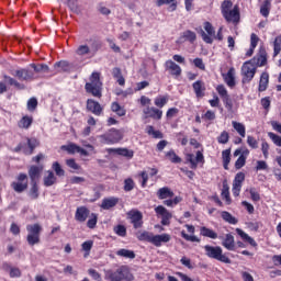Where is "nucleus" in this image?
I'll list each match as a JSON object with an SVG mask.
<instances>
[{
    "mask_svg": "<svg viewBox=\"0 0 281 281\" xmlns=\"http://www.w3.org/2000/svg\"><path fill=\"white\" fill-rule=\"evenodd\" d=\"M124 137L119 130H110L108 133L100 136L102 144H117Z\"/></svg>",
    "mask_w": 281,
    "mask_h": 281,
    "instance_id": "nucleus-7",
    "label": "nucleus"
},
{
    "mask_svg": "<svg viewBox=\"0 0 281 281\" xmlns=\"http://www.w3.org/2000/svg\"><path fill=\"white\" fill-rule=\"evenodd\" d=\"M156 5L158 8H161V5H169V12H175V10H177V3L175 0H156Z\"/></svg>",
    "mask_w": 281,
    "mask_h": 281,
    "instance_id": "nucleus-31",
    "label": "nucleus"
},
{
    "mask_svg": "<svg viewBox=\"0 0 281 281\" xmlns=\"http://www.w3.org/2000/svg\"><path fill=\"white\" fill-rule=\"evenodd\" d=\"M246 162H247V157H245L244 155H240L235 162L236 170H240V168H243V166H245Z\"/></svg>",
    "mask_w": 281,
    "mask_h": 281,
    "instance_id": "nucleus-55",
    "label": "nucleus"
},
{
    "mask_svg": "<svg viewBox=\"0 0 281 281\" xmlns=\"http://www.w3.org/2000/svg\"><path fill=\"white\" fill-rule=\"evenodd\" d=\"M113 113H116L120 117H124L126 115V110L124 108L120 106V103L113 102L111 106Z\"/></svg>",
    "mask_w": 281,
    "mask_h": 281,
    "instance_id": "nucleus-41",
    "label": "nucleus"
},
{
    "mask_svg": "<svg viewBox=\"0 0 281 281\" xmlns=\"http://www.w3.org/2000/svg\"><path fill=\"white\" fill-rule=\"evenodd\" d=\"M43 172V167L31 166L29 169V177L31 179V183H36L38 179H41V173Z\"/></svg>",
    "mask_w": 281,
    "mask_h": 281,
    "instance_id": "nucleus-19",
    "label": "nucleus"
},
{
    "mask_svg": "<svg viewBox=\"0 0 281 281\" xmlns=\"http://www.w3.org/2000/svg\"><path fill=\"white\" fill-rule=\"evenodd\" d=\"M236 233L238 234V236H240V238H243V240H245L246 243H249L251 247H258V244L256 243V240L250 236H248L247 233H245L243 229L236 228Z\"/></svg>",
    "mask_w": 281,
    "mask_h": 281,
    "instance_id": "nucleus-30",
    "label": "nucleus"
},
{
    "mask_svg": "<svg viewBox=\"0 0 281 281\" xmlns=\"http://www.w3.org/2000/svg\"><path fill=\"white\" fill-rule=\"evenodd\" d=\"M170 235L161 234V235H153L151 237V245L155 247H161V243H170Z\"/></svg>",
    "mask_w": 281,
    "mask_h": 281,
    "instance_id": "nucleus-22",
    "label": "nucleus"
},
{
    "mask_svg": "<svg viewBox=\"0 0 281 281\" xmlns=\"http://www.w3.org/2000/svg\"><path fill=\"white\" fill-rule=\"evenodd\" d=\"M30 196L33 200L38 199V187L36 186V182L32 183V188L30 190Z\"/></svg>",
    "mask_w": 281,
    "mask_h": 281,
    "instance_id": "nucleus-59",
    "label": "nucleus"
},
{
    "mask_svg": "<svg viewBox=\"0 0 281 281\" xmlns=\"http://www.w3.org/2000/svg\"><path fill=\"white\" fill-rule=\"evenodd\" d=\"M222 245L228 251H234L236 249V241L234 240V235L226 234L224 238H222Z\"/></svg>",
    "mask_w": 281,
    "mask_h": 281,
    "instance_id": "nucleus-20",
    "label": "nucleus"
},
{
    "mask_svg": "<svg viewBox=\"0 0 281 281\" xmlns=\"http://www.w3.org/2000/svg\"><path fill=\"white\" fill-rule=\"evenodd\" d=\"M193 91L196 98H203V95H205V83H203L201 80L195 81L193 83Z\"/></svg>",
    "mask_w": 281,
    "mask_h": 281,
    "instance_id": "nucleus-27",
    "label": "nucleus"
},
{
    "mask_svg": "<svg viewBox=\"0 0 281 281\" xmlns=\"http://www.w3.org/2000/svg\"><path fill=\"white\" fill-rule=\"evenodd\" d=\"M157 196H158V199L164 201L166 199H172V196H175V192H172V190H170V188L164 187L157 191Z\"/></svg>",
    "mask_w": 281,
    "mask_h": 281,
    "instance_id": "nucleus-25",
    "label": "nucleus"
},
{
    "mask_svg": "<svg viewBox=\"0 0 281 281\" xmlns=\"http://www.w3.org/2000/svg\"><path fill=\"white\" fill-rule=\"evenodd\" d=\"M204 30L205 31H201V36H202L204 43L212 44L213 41H214L212 38V36H216V32L214 31V26H212V23L205 22L204 23Z\"/></svg>",
    "mask_w": 281,
    "mask_h": 281,
    "instance_id": "nucleus-9",
    "label": "nucleus"
},
{
    "mask_svg": "<svg viewBox=\"0 0 281 281\" xmlns=\"http://www.w3.org/2000/svg\"><path fill=\"white\" fill-rule=\"evenodd\" d=\"M53 170L56 172L57 177H65V170L60 167V164L54 162Z\"/></svg>",
    "mask_w": 281,
    "mask_h": 281,
    "instance_id": "nucleus-56",
    "label": "nucleus"
},
{
    "mask_svg": "<svg viewBox=\"0 0 281 281\" xmlns=\"http://www.w3.org/2000/svg\"><path fill=\"white\" fill-rule=\"evenodd\" d=\"M91 48H89L87 45H80L77 50L76 54L78 56H87V54H90Z\"/></svg>",
    "mask_w": 281,
    "mask_h": 281,
    "instance_id": "nucleus-51",
    "label": "nucleus"
},
{
    "mask_svg": "<svg viewBox=\"0 0 281 281\" xmlns=\"http://www.w3.org/2000/svg\"><path fill=\"white\" fill-rule=\"evenodd\" d=\"M19 182H12L11 188H13L14 192H25L27 188V175L20 173L18 177Z\"/></svg>",
    "mask_w": 281,
    "mask_h": 281,
    "instance_id": "nucleus-10",
    "label": "nucleus"
},
{
    "mask_svg": "<svg viewBox=\"0 0 281 281\" xmlns=\"http://www.w3.org/2000/svg\"><path fill=\"white\" fill-rule=\"evenodd\" d=\"M108 153H116V155H121V157H127V159H133V150H128L126 148H110Z\"/></svg>",
    "mask_w": 281,
    "mask_h": 281,
    "instance_id": "nucleus-28",
    "label": "nucleus"
},
{
    "mask_svg": "<svg viewBox=\"0 0 281 281\" xmlns=\"http://www.w3.org/2000/svg\"><path fill=\"white\" fill-rule=\"evenodd\" d=\"M61 150H66L68 155H76V153H79V155H82V157H89V151L83 149L82 147L76 145L75 143H70L68 145H63L60 147Z\"/></svg>",
    "mask_w": 281,
    "mask_h": 281,
    "instance_id": "nucleus-8",
    "label": "nucleus"
},
{
    "mask_svg": "<svg viewBox=\"0 0 281 281\" xmlns=\"http://www.w3.org/2000/svg\"><path fill=\"white\" fill-rule=\"evenodd\" d=\"M218 144H227L229 142V133L226 131L222 132L217 138Z\"/></svg>",
    "mask_w": 281,
    "mask_h": 281,
    "instance_id": "nucleus-58",
    "label": "nucleus"
},
{
    "mask_svg": "<svg viewBox=\"0 0 281 281\" xmlns=\"http://www.w3.org/2000/svg\"><path fill=\"white\" fill-rule=\"evenodd\" d=\"M165 67L170 71L171 76H181V66L177 65V63L167 60Z\"/></svg>",
    "mask_w": 281,
    "mask_h": 281,
    "instance_id": "nucleus-23",
    "label": "nucleus"
},
{
    "mask_svg": "<svg viewBox=\"0 0 281 281\" xmlns=\"http://www.w3.org/2000/svg\"><path fill=\"white\" fill-rule=\"evenodd\" d=\"M87 111L90 113H93V115H102V105H100V102L88 99L87 100Z\"/></svg>",
    "mask_w": 281,
    "mask_h": 281,
    "instance_id": "nucleus-16",
    "label": "nucleus"
},
{
    "mask_svg": "<svg viewBox=\"0 0 281 281\" xmlns=\"http://www.w3.org/2000/svg\"><path fill=\"white\" fill-rule=\"evenodd\" d=\"M232 5H234L232 0H225L222 3V14L228 23H239L240 9H238V4H236L233 9H232Z\"/></svg>",
    "mask_w": 281,
    "mask_h": 281,
    "instance_id": "nucleus-2",
    "label": "nucleus"
},
{
    "mask_svg": "<svg viewBox=\"0 0 281 281\" xmlns=\"http://www.w3.org/2000/svg\"><path fill=\"white\" fill-rule=\"evenodd\" d=\"M32 122H34V119L32 116H23L19 123L18 126L19 128H30V126H32Z\"/></svg>",
    "mask_w": 281,
    "mask_h": 281,
    "instance_id": "nucleus-35",
    "label": "nucleus"
},
{
    "mask_svg": "<svg viewBox=\"0 0 281 281\" xmlns=\"http://www.w3.org/2000/svg\"><path fill=\"white\" fill-rule=\"evenodd\" d=\"M135 188V182L133 179L128 178L124 181V190L125 192H131Z\"/></svg>",
    "mask_w": 281,
    "mask_h": 281,
    "instance_id": "nucleus-54",
    "label": "nucleus"
},
{
    "mask_svg": "<svg viewBox=\"0 0 281 281\" xmlns=\"http://www.w3.org/2000/svg\"><path fill=\"white\" fill-rule=\"evenodd\" d=\"M87 93H91L94 98H102V81H100V74L93 72L90 76V82L86 83Z\"/></svg>",
    "mask_w": 281,
    "mask_h": 281,
    "instance_id": "nucleus-3",
    "label": "nucleus"
},
{
    "mask_svg": "<svg viewBox=\"0 0 281 281\" xmlns=\"http://www.w3.org/2000/svg\"><path fill=\"white\" fill-rule=\"evenodd\" d=\"M232 151L229 149H225L222 153V159H223V164H224V169L228 170V166H229V161H232Z\"/></svg>",
    "mask_w": 281,
    "mask_h": 281,
    "instance_id": "nucleus-39",
    "label": "nucleus"
},
{
    "mask_svg": "<svg viewBox=\"0 0 281 281\" xmlns=\"http://www.w3.org/2000/svg\"><path fill=\"white\" fill-rule=\"evenodd\" d=\"M117 203H120V199L117 198H105L101 203V207L102 210H111L112 207H115Z\"/></svg>",
    "mask_w": 281,
    "mask_h": 281,
    "instance_id": "nucleus-26",
    "label": "nucleus"
},
{
    "mask_svg": "<svg viewBox=\"0 0 281 281\" xmlns=\"http://www.w3.org/2000/svg\"><path fill=\"white\" fill-rule=\"evenodd\" d=\"M257 69L258 68L251 60L245 61L241 66V76H244L243 82H251L254 76H256Z\"/></svg>",
    "mask_w": 281,
    "mask_h": 281,
    "instance_id": "nucleus-6",
    "label": "nucleus"
},
{
    "mask_svg": "<svg viewBox=\"0 0 281 281\" xmlns=\"http://www.w3.org/2000/svg\"><path fill=\"white\" fill-rule=\"evenodd\" d=\"M136 238H138L142 241L153 243V234L148 233V231H138L136 233Z\"/></svg>",
    "mask_w": 281,
    "mask_h": 281,
    "instance_id": "nucleus-32",
    "label": "nucleus"
},
{
    "mask_svg": "<svg viewBox=\"0 0 281 281\" xmlns=\"http://www.w3.org/2000/svg\"><path fill=\"white\" fill-rule=\"evenodd\" d=\"M157 216H161V225H170V218H172V213L169 212L164 205H158L155 209Z\"/></svg>",
    "mask_w": 281,
    "mask_h": 281,
    "instance_id": "nucleus-11",
    "label": "nucleus"
},
{
    "mask_svg": "<svg viewBox=\"0 0 281 281\" xmlns=\"http://www.w3.org/2000/svg\"><path fill=\"white\" fill-rule=\"evenodd\" d=\"M222 218L226 221V223H229L231 225H236V223H238V220H236V217H234L227 211L222 212Z\"/></svg>",
    "mask_w": 281,
    "mask_h": 281,
    "instance_id": "nucleus-43",
    "label": "nucleus"
},
{
    "mask_svg": "<svg viewBox=\"0 0 281 281\" xmlns=\"http://www.w3.org/2000/svg\"><path fill=\"white\" fill-rule=\"evenodd\" d=\"M205 256L207 258H212L213 260H218V262H224L225 265H232V259L229 257H226L223 254V248L221 246H204Z\"/></svg>",
    "mask_w": 281,
    "mask_h": 281,
    "instance_id": "nucleus-4",
    "label": "nucleus"
},
{
    "mask_svg": "<svg viewBox=\"0 0 281 281\" xmlns=\"http://www.w3.org/2000/svg\"><path fill=\"white\" fill-rule=\"evenodd\" d=\"M155 104L159 108V109H164V106H166V104H168V97H158L155 99Z\"/></svg>",
    "mask_w": 281,
    "mask_h": 281,
    "instance_id": "nucleus-52",
    "label": "nucleus"
},
{
    "mask_svg": "<svg viewBox=\"0 0 281 281\" xmlns=\"http://www.w3.org/2000/svg\"><path fill=\"white\" fill-rule=\"evenodd\" d=\"M26 231L29 233L26 236L27 244L31 247L38 245V243H41V232H43V226L38 223L29 224Z\"/></svg>",
    "mask_w": 281,
    "mask_h": 281,
    "instance_id": "nucleus-5",
    "label": "nucleus"
},
{
    "mask_svg": "<svg viewBox=\"0 0 281 281\" xmlns=\"http://www.w3.org/2000/svg\"><path fill=\"white\" fill-rule=\"evenodd\" d=\"M235 70L231 68L226 75H224V80L228 87H236V78L234 77Z\"/></svg>",
    "mask_w": 281,
    "mask_h": 281,
    "instance_id": "nucleus-29",
    "label": "nucleus"
},
{
    "mask_svg": "<svg viewBox=\"0 0 281 281\" xmlns=\"http://www.w3.org/2000/svg\"><path fill=\"white\" fill-rule=\"evenodd\" d=\"M186 159H187V161H189V164H191V168L193 170H196L198 164H203V161H204L203 153H201V151H196L195 158H194V155L188 154Z\"/></svg>",
    "mask_w": 281,
    "mask_h": 281,
    "instance_id": "nucleus-17",
    "label": "nucleus"
},
{
    "mask_svg": "<svg viewBox=\"0 0 281 281\" xmlns=\"http://www.w3.org/2000/svg\"><path fill=\"white\" fill-rule=\"evenodd\" d=\"M66 166H68V168H71L72 170H80V165H78L76 162V159L74 158L67 159Z\"/></svg>",
    "mask_w": 281,
    "mask_h": 281,
    "instance_id": "nucleus-60",
    "label": "nucleus"
},
{
    "mask_svg": "<svg viewBox=\"0 0 281 281\" xmlns=\"http://www.w3.org/2000/svg\"><path fill=\"white\" fill-rule=\"evenodd\" d=\"M166 157L171 164H181V157H179L172 149L166 153Z\"/></svg>",
    "mask_w": 281,
    "mask_h": 281,
    "instance_id": "nucleus-40",
    "label": "nucleus"
},
{
    "mask_svg": "<svg viewBox=\"0 0 281 281\" xmlns=\"http://www.w3.org/2000/svg\"><path fill=\"white\" fill-rule=\"evenodd\" d=\"M216 91L218 95L222 98L226 109H228V111H232L234 104L232 103V99L229 98V94L227 93V89L225 88V86H217Z\"/></svg>",
    "mask_w": 281,
    "mask_h": 281,
    "instance_id": "nucleus-12",
    "label": "nucleus"
},
{
    "mask_svg": "<svg viewBox=\"0 0 281 281\" xmlns=\"http://www.w3.org/2000/svg\"><path fill=\"white\" fill-rule=\"evenodd\" d=\"M56 183V176L52 171H47V175L44 177V186L49 188Z\"/></svg>",
    "mask_w": 281,
    "mask_h": 281,
    "instance_id": "nucleus-37",
    "label": "nucleus"
},
{
    "mask_svg": "<svg viewBox=\"0 0 281 281\" xmlns=\"http://www.w3.org/2000/svg\"><path fill=\"white\" fill-rule=\"evenodd\" d=\"M128 216H130L135 229H139L144 225V222L142 221V218H144V216L142 215V212L130 211Z\"/></svg>",
    "mask_w": 281,
    "mask_h": 281,
    "instance_id": "nucleus-14",
    "label": "nucleus"
},
{
    "mask_svg": "<svg viewBox=\"0 0 281 281\" xmlns=\"http://www.w3.org/2000/svg\"><path fill=\"white\" fill-rule=\"evenodd\" d=\"M241 188H243V182H236V180H234V182H233V194H234V196H240Z\"/></svg>",
    "mask_w": 281,
    "mask_h": 281,
    "instance_id": "nucleus-53",
    "label": "nucleus"
},
{
    "mask_svg": "<svg viewBox=\"0 0 281 281\" xmlns=\"http://www.w3.org/2000/svg\"><path fill=\"white\" fill-rule=\"evenodd\" d=\"M232 124H233V128H235V131L238 133V135H240V137H245L246 131H245V126L243 125V123L233 121Z\"/></svg>",
    "mask_w": 281,
    "mask_h": 281,
    "instance_id": "nucleus-44",
    "label": "nucleus"
},
{
    "mask_svg": "<svg viewBox=\"0 0 281 281\" xmlns=\"http://www.w3.org/2000/svg\"><path fill=\"white\" fill-rule=\"evenodd\" d=\"M36 106H38V101L36 100V98H32L27 101V109L30 111H35Z\"/></svg>",
    "mask_w": 281,
    "mask_h": 281,
    "instance_id": "nucleus-61",
    "label": "nucleus"
},
{
    "mask_svg": "<svg viewBox=\"0 0 281 281\" xmlns=\"http://www.w3.org/2000/svg\"><path fill=\"white\" fill-rule=\"evenodd\" d=\"M114 232L115 234H117V236H126V227L124 225H117L115 228H114Z\"/></svg>",
    "mask_w": 281,
    "mask_h": 281,
    "instance_id": "nucleus-62",
    "label": "nucleus"
},
{
    "mask_svg": "<svg viewBox=\"0 0 281 281\" xmlns=\"http://www.w3.org/2000/svg\"><path fill=\"white\" fill-rule=\"evenodd\" d=\"M250 61L254 63L257 68L265 67V65H267V49L261 46L257 56L250 59Z\"/></svg>",
    "mask_w": 281,
    "mask_h": 281,
    "instance_id": "nucleus-13",
    "label": "nucleus"
},
{
    "mask_svg": "<svg viewBox=\"0 0 281 281\" xmlns=\"http://www.w3.org/2000/svg\"><path fill=\"white\" fill-rule=\"evenodd\" d=\"M116 256H121V258H128L130 260H134L135 251L123 248L116 251Z\"/></svg>",
    "mask_w": 281,
    "mask_h": 281,
    "instance_id": "nucleus-38",
    "label": "nucleus"
},
{
    "mask_svg": "<svg viewBox=\"0 0 281 281\" xmlns=\"http://www.w3.org/2000/svg\"><path fill=\"white\" fill-rule=\"evenodd\" d=\"M249 193H250L251 201H255V202L260 201V193H258V191H256V188H251L249 190Z\"/></svg>",
    "mask_w": 281,
    "mask_h": 281,
    "instance_id": "nucleus-63",
    "label": "nucleus"
},
{
    "mask_svg": "<svg viewBox=\"0 0 281 281\" xmlns=\"http://www.w3.org/2000/svg\"><path fill=\"white\" fill-rule=\"evenodd\" d=\"M222 199H224L229 205L232 203V198L229 196V186L227 183H223V189H222Z\"/></svg>",
    "mask_w": 281,
    "mask_h": 281,
    "instance_id": "nucleus-42",
    "label": "nucleus"
},
{
    "mask_svg": "<svg viewBox=\"0 0 281 281\" xmlns=\"http://www.w3.org/2000/svg\"><path fill=\"white\" fill-rule=\"evenodd\" d=\"M2 269L3 271H7L9 273L10 278H21L22 276L21 269H19L18 267H12L8 262H4L2 265Z\"/></svg>",
    "mask_w": 281,
    "mask_h": 281,
    "instance_id": "nucleus-21",
    "label": "nucleus"
},
{
    "mask_svg": "<svg viewBox=\"0 0 281 281\" xmlns=\"http://www.w3.org/2000/svg\"><path fill=\"white\" fill-rule=\"evenodd\" d=\"M89 276L95 281H102V276L99 274L94 269H89L88 270Z\"/></svg>",
    "mask_w": 281,
    "mask_h": 281,
    "instance_id": "nucleus-64",
    "label": "nucleus"
},
{
    "mask_svg": "<svg viewBox=\"0 0 281 281\" xmlns=\"http://www.w3.org/2000/svg\"><path fill=\"white\" fill-rule=\"evenodd\" d=\"M184 41H189L190 43H194L196 41V33L192 31H186L182 35Z\"/></svg>",
    "mask_w": 281,
    "mask_h": 281,
    "instance_id": "nucleus-50",
    "label": "nucleus"
},
{
    "mask_svg": "<svg viewBox=\"0 0 281 281\" xmlns=\"http://www.w3.org/2000/svg\"><path fill=\"white\" fill-rule=\"evenodd\" d=\"M68 8L71 10V12H75V14H80V5H78V0H68Z\"/></svg>",
    "mask_w": 281,
    "mask_h": 281,
    "instance_id": "nucleus-48",
    "label": "nucleus"
},
{
    "mask_svg": "<svg viewBox=\"0 0 281 281\" xmlns=\"http://www.w3.org/2000/svg\"><path fill=\"white\" fill-rule=\"evenodd\" d=\"M54 68L59 71H69V63L68 61H58L54 65Z\"/></svg>",
    "mask_w": 281,
    "mask_h": 281,
    "instance_id": "nucleus-45",
    "label": "nucleus"
},
{
    "mask_svg": "<svg viewBox=\"0 0 281 281\" xmlns=\"http://www.w3.org/2000/svg\"><path fill=\"white\" fill-rule=\"evenodd\" d=\"M267 87H269V74L262 72L259 81V91H267Z\"/></svg>",
    "mask_w": 281,
    "mask_h": 281,
    "instance_id": "nucleus-34",
    "label": "nucleus"
},
{
    "mask_svg": "<svg viewBox=\"0 0 281 281\" xmlns=\"http://www.w3.org/2000/svg\"><path fill=\"white\" fill-rule=\"evenodd\" d=\"M32 69H34L35 74H49V66L45 64L36 65L31 64Z\"/></svg>",
    "mask_w": 281,
    "mask_h": 281,
    "instance_id": "nucleus-36",
    "label": "nucleus"
},
{
    "mask_svg": "<svg viewBox=\"0 0 281 281\" xmlns=\"http://www.w3.org/2000/svg\"><path fill=\"white\" fill-rule=\"evenodd\" d=\"M14 76L19 78V80H34V72L27 69L16 70Z\"/></svg>",
    "mask_w": 281,
    "mask_h": 281,
    "instance_id": "nucleus-24",
    "label": "nucleus"
},
{
    "mask_svg": "<svg viewBox=\"0 0 281 281\" xmlns=\"http://www.w3.org/2000/svg\"><path fill=\"white\" fill-rule=\"evenodd\" d=\"M104 279L109 281H133L135 277L128 266H120L116 270H104Z\"/></svg>",
    "mask_w": 281,
    "mask_h": 281,
    "instance_id": "nucleus-1",
    "label": "nucleus"
},
{
    "mask_svg": "<svg viewBox=\"0 0 281 281\" xmlns=\"http://www.w3.org/2000/svg\"><path fill=\"white\" fill-rule=\"evenodd\" d=\"M200 234H201V236H204L205 238H212L213 240H215V238H218V234H216V232H214L205 226H202L200 228Z\"/></svg>",
    "mask_w": 281,
    "mask_h": 281,
    "instance_id": "nucleus-33",
    "label": "nucleus"
},
{
    "mask_svg": "<svg viewBox=\"0 0 281 281\" xmlns=\"http://www.w3.org/2000/svg\"><path fill=\"white\" fill-rule=\"evenodd\" d=\"M145 119L151 117L153 120H161L164 112L157 108L147 106L143 110Z\"/></svg>",
    "mask_w": 281,
    "mask_h": 281,
    "instance_id": "nucleus-15",
    "label": "nucleus"
},
{
    "mask_svg": "<svg viewBox=\"0 0 281 281\" xmlns=\"http://www.w3.org/2000/svg\"><path fill=\"white\" fill-rule=\"evenodd\" d=\"M281 52V35L277 36L273 42V56H278Z\"/></svg>",
    "mask_w": 281,
    "mask_h": 281,
    "instance_id": "nucleus-47",
    "label": "nucleus"
},
{
    "mask_svg": "<svg viewBox=\"0 0 281 281\" xmlns=\"http://www.w3.org/2000/svg\"><path fill=\"white\" fill-rule=\"evenodd\" d=\"M90 211L87 209V206H80L77 209L75 213V218L78 221V223H85L87 218H89Z\"/></svg>",
    "mask_w": 281,
    "mask_h": 281,
    "instance_id": "nucleus-18",
    "label": "nucleus"
},
{
    "mask_svg": "<svg viewBox=\"0 0 281 281\" xmlns=\"http://www.w3.org/2000/svg\"><path fill=\"white\" fill-rule=\"evenodd\" d=\"M270 10H271V1L266 0L260 8V14H262V16H269Z\"/></svg>",
    "mask_w": 281,
    "mask_h": 281,
    "instance_id": "nucleus-46",
    "label": "nucleus"
},
{
    "mask_svg": "<svg viewBox=\"0 0 281 281\" xmlns=\"http://www.w3.org/2000/svg\"><path fill=\"white\" fill-rule=\"evenodd\" d=\"M82 251H85V258H87V256H89V252L91 251V249L93 248V240H87L81 245Z\"/></svg>",
    "mask_w": 281,
    "mask_h": 281,
    "instance_id": "nucleus-49",
    "label": "nucleus"
},
{
    "mask_svg": "<svg viewBox=\"0 0 281 281\" xmlns=\"http://www.w3.org/2000/svg\"><path fill=\"white\" fill-rule=\"evenodd\" d=\"M268 137L276 144V146H281V136L273 134V132L268 133Z\"/></svg>",
    "mask_w": 281,
    "mask_h": 281,
    "instance_id": "nucleus-57",
    "label": "nucleus"
}]
</instances>
